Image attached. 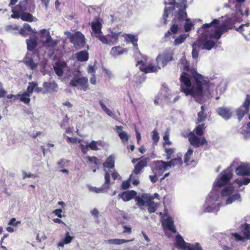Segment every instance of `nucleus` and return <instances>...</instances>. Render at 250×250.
Returning <instances> with one entry per match:
<instances>
[{"label": "nucleus", "mask_w": 250, "mask_h": 250, "mask_svg": "<svg viewBox=\"0 0 250 250\" xmlns=\"http://www.w3.org/2000/svg\"><path fill=\"white\" fill-rule=\"evenodd\" d=\"M232 170L231 167H229L221 173L220 177L217 178L214 183V187L220 188L224 186L221 191V196H229L225 201V205L231 204L235 201H241V197L240 194L236 193L231 195L234 189L233 185L229 183V181L232 178Z\"/></svg>", "instance_id": "nucleus-1"}, {"label": "nucleus", "mask_w": 250, "mask_h": 250, "mask_svg": "<svg viewBox=\"0 0 250 250\" xmlns=\"http://www.w3.org/2000/svg\"><path fill=\"white\" fill-rule=\"evenodd\" d=\"M213 187L214 189L208 195L204 205L205 212H216L219 210L221 205L223 204V199L220 198L219 192L215 189L216 187Z\"/></svg>", "instance_id": "nucleus-2"}, {"label": "nucleus", "mask_w": 250, "mask_h": 250, "mask_svg": "<svg viewBox=\"0 0 250 250\" xmlns=\"http://www.w3.org/2000/svg\"><path fill=\"white\" fill-rule=\"evenodd\" d=\"M206 128L205 124L198 125L194 129L196 135L193 132H190L188 134V141L190 144L194 147H199L207 144V141L205 137L199 138L204 134V131Z\"/></svg>", "instance_id": "nucleus-3"}, {"label": "nucleus", "mask_w": 250, "mask_h": 250, "mask_svg": "<svg viewBox=\"0 0 250 250\" xmlns=\"http://www.w3.org/2000/svg\"><path fill=\"white\" fill-rule=\"evenodd\" d=\"M154 197L146 193H142L137 196L135 200L136 204L141 209H144V206L146 205L148 208V211L149 213L155 212L159 205L157 203H155L153 200Z\"/></svg>", "instance_id": "nucleus-4"}, {"label": "nucleus", "mask_w": 250, "mask_h": 250, "mask_svg": "<svg viewBox=\"0 0 250 250\" xmlns=\"http://www.w3.org/2000/svg\"><path fill=\"white\" fill-rule=\"evenodd\" d=\"M34 0H22L18 4L12 8V14L11 17L13 19H19L21 17L20 13L29 10L30 12L34 11L35 6Z\"/></svg>", "instance_id": "nucleus-5"}, {"label": "nucleus", "mask_w": 250, "mask_h": 250, "mask_svg": "<svg viewBox=\"0 0 250 250\" xmlns=\"http://www.w3.org/2000/svg\"><path fill=\"white\" fill-rule=\"evenodd\" d=\"M68 33V38L70 42L73 44L76 49L79 50L84 47L85 44V37L81 32L77 31L74 34Z\"/></svg>", "instance_id": "nucleus-6"}, {"label": "nucleus", "mask_w": 250, "mask_h": 250, "mask_svg": "<svg viewBox=\"0 0 250 250\" xmlns=\"http://www.w3.org/2000/svg\"><path fill=\"white\" fill-rule=\"evenodd\" d=\"M102 20L99 18H97L94 21L91 23V26L92 30L91 35L99 40L101 42H105L106 40L105 36L102 35Z\"/></svg>", "instance_id": "nucleus-7"}, {"label": "nucleus", "mask_w": 250, "mask_h": 250, "mask_svg": "<svg viewBox=\"0 0 250 250\" xmlns=\"http://www.w3.org/2000/svg\"><path fill=\"white\" fill-rule=\"evenodd\" d=\"M240 229L243 236L237 233H232L231 235L234 240L237 242H244L245 240H250V224L246 223L241 225Z\"/></svg>", "instance_id": "nucleus-8"}, {"label": "nucleus", "mask_w": 250, "mask_h": 250, "mask_svg": "<svg viewBox=\"0 0 250 250\" xmlns=\"http://www.w3.org/2000/svg\"><path fill=\"white\" fill-rule=\"evenodd\" d=\"M203 85L195 84L190 88L182 87V92L186 95H191L195 98H201L203 93Z\"/></svg>", "instance_id": "nucleus-9"}, {"label": "nucleus", "mask_w": 250, "mask_h": 250, "mask_svg": "<svg viewBox=\"0 0 250 250\" xmlns=\"http://www.w3.org/2000/svg\"><path fill=\"white\" fill-rule=\"evenodd\" d=\"M250 108V95L247 94L242 105L236 110V115L239 121H241L244 116L248 113Z\"/></svg>", "instance_id": "nucleus-10"}, {"label": "nucleus", "mask_w": 250, "mask_h": 250, "mask_svg": "<svg viewBox=\"0 0 250 250\" xmlns=\"http://www.w3.org/2000/svg\"><path fill=\"white\" fill-rule=\"evenodd\" d=\"M173 53L172 51L166 50L157 57L156 61L158 63H161L163 66H165L173 60Z\"/></svg>", "instance_id": "nucleus-11"}, {"label": "nucleus", "mask_w": 250, "mask_h": 250, "mask_svg": "<svg viewBox=\"0 0 250 250\" xmlns=\"http://www.w3.org/2000/svg\"><path fill=\"white\" fill-rule=\"evenodd\" d=\"M41 35V38H43L44 36L46 37L45 41L43 42V44L48 47L54 48L58 44V41L56 40H52L49 31L45 29H42L40 31Z\"/></svg>", "instance_id": "nucleus-12"}, {"label": "nucleus", "mask_w": 250, "mask_h": 250, "mask_svg": "<svg viewBox=\"0 0 250 250\" xmlns=\"http://www.w3.org/2000/svg\"><path fill=\"white\" fill-rule=\"evenodd\" d=\"M70 84L74 87L79 85L81 88L85 91L88 87V79L85 77L75 76L70 82Z\"/></svg>", "instance_id": "nucleus-13"}, {"label": "nucleus", "mask_w": 250, "mask_h": 250, "mask_svg": "<svg viewBox=\"0 0 250 250\" xmlns=\"http://www.w3.org/2000/svg\"><path fill=\"white\" fill-rule=\"evenodd\" d=\"M190 73L194 79L195 84L205 85L206 86L209 85V81L205 80L204 77L200 74L197 73L195 68H192L190 70Z\"/></svg>", "instance_id": "nucleus-14"}, {"label": "nucleus", "mask_w": 250, "mask_h": 250, "mask_svg": "<svg viewBox=\"0 0 250 250\" xmlns=\"http://www.w3.org/2000/svg\"><path fill=\"white\" fill-rule=\"evenodd\" d=\"M170 168V166H168L167 162L162 161H157L155 162V166L152 169L153 171H155L158 176H161L166 170Z\"/></svg>", "instance_id": "nucleus-15"}, {"label": "nucleus", "mask_w": 250, "mask_h": 250, "mask_svg": "<svg viewBox=\"0 0 250 250\" xmlns=\"http://www.w3.org/2000/svg\"><path fill=\"white\" fill-rule=\"evenodd\" d=\"M142 157H140L138 159H133L132 160L133 163H135L137 162V164L135 166L134 169L132 173L135 174H139L141 173L142 170L147 165V160L146 158L141 159Z\"/></svg>", "instance_id": "nucleus-16"}, {"label": "nucleus", "mask_w": 250, "mask_h": 250, "mask_svg": "<svg viewBox=\"0 0 250 250\" xmlns=\"http://www.w3.org/2000/svg\"><path fill=\"white\" fill-rule=\"evenodd\" d=\"M215 44V42L212 40H206L205 42H202L200 40L194 42V46H197V48L210 50Z\"/></svg>", "instance_id": "nucleus-17"}, {"label": "nucleus", "mask_w": 250, "mask_h": 250, "mask_svg": "<svg viewBox=\"0 0 250 250\" xmlns=\"http://www.w3.org/2000/svg\"><path fill=\"white\" fill-rule=\"evenodd\" d=\"M121 34V32L118 33L112 32L110 34H108L107 36H105L106 41L102 42L110 45H113L118 42L119 37Z\"/></svg>", "instance_id": "nucleus-18"}, {"label": "nucleus", "mask_w": 250, "mask_h": 250, "mask_svg": "<svg viewBox=\"0 0 250 250\" xmlns=\"http://www.w3.org/2000/svg\"><path fill=\"white\" fill-rule=\"evenodd\" d=\"M236 173L237 175L249 176L250 175V165L242 164L236 168Z\"/></svg>", "instance_id": "nucleus-19"}, {"label": "nucleus", "mask_w": 250, "mask_h": 250, "mask_svg": "<svg viewBox=\"0 0 250 250\" xmlns=\"http://www.w3.org/2000/svg\"><path fill=\"white\" fill-rule=\"evenodd\" d=\"M138 64H140V70L145 73L155 72L157 70L156 66L150 64L146 65L143 61L138 62Z\"/></svg>", "instance_id": "nucleus-20"}, {"label": "nucleus", "mask_w": 250, "mask_h": 250, "mask_svg": "<svg viewBox=\"0 0 250 250\" xmlns=\"http://www.w3.org/2000/svg\"><path fill=\"white\" fill-rule=\"evenodd\" d=\"M162 225L165 228L169 229L173 233H176V229L174 226L173 221L171 217H166L164 218L162 221Z\"/></svg>", "instance_id": "nucleus-21"}, {"label": "nucleus", "mask_w": 250, "mask_h": 250, "mask_svg": "<svg viewBox=\"0 0 250 250\" xmlns=\"http://www.w3.org/2000/svg\"><path fill=\"white\" fill-rule=\"evenodd\" d=\"M216 112L220 116L226 120L229 119L232 115V112L230 109L227 107H220L217 109Z\"/></svg>", "instance_id": "nucleus-22"}, {"label": "nucleus", "mask_w": 250, "mask_h": 250, "mask_svg": "<svg viewBox=\"0 0 250 250\" xmlns=\"http://www.w3.org/2000/svg\"><path fill=\"white\" fill-rule=\"evenodd\" d=\"M137 192L135 190H132L123 192L119 194L118 196L124 201H128L134 198Z\"/></svg>", "instance_id": "nucleus-23"}, {"label": "nucleus", "mask_w": 250, "mask_h": 250, "mask_svg": "<svg viewBox=\"0 0 250 250\" xmlns=\"http://www.w3.org/2000/svg\"><path fill=\"white\" fill-rule=\"evenodd\" d=\"M180 82L181 83V91H182V87H184L185 85L188 88L190 87L191 85V82L190 79L188 77V74L186 72H182L180 78Z\"/></svg>", "instance_id": "nucleus-24"}, {"label": "nucleus", "mask_w": 250, "mask_h": 250, "mask_svg": "<svg viewBox=\"0 0 250 250\" xmlns=\"http://www.w3.org/2000/svg\"><path fill=\"white\" fill-rule=\"evenodd\" d=\"M27 49L28 51H33L38 45L37 38L36 37H30L26 40Z\"/></svg>", "instance_id": "nucleus-25"}, {"label": "nucleus", "mask_w": 250, "mask_h": 250, "mask_svg": "<svg viewBox=\"0 0 250 250\" xmlns=\"http://www.w3.org/2000/svg\"><path fill=\"white\" fill-rule=\"evenodd\" d=\"M66 63L64 62L56 63V66H54V70L58 76H62L63 74V68L66 67Z\"/></svg>", "instance_id": "nucleus-26"}, {"label": "nucleus", "mask_w": 250, "mask_h": 250, "mask_svg": "<svg viewBox=\"0 0 250 250\" xmlns=\"http://www.w3.org/2000/svg\"><path fill=\"white\" fill-rule=\"evenodd\" d=\"M77 60L81 62H86L89 59V54L86 50H83L76 54Z\"/></svg>", "instance_id": "nucleus-27"}, {"label": "nucleus", "mask_w": 250, "mask_h": 250, "mask_svg": "<svg viewBox=\"0 0 250 250\" xmlns=\"http://www.w3.org/2000/svg\"><path fill=\"white\" fill-rule=\"evenodd\" d=\"M117 132L123 143H127L129 140V136L125 131H121L123 129L122 126H116Z\"/></svg>", "instance_id": "nucleus-28"}, {"label": "nucleus", "mask_w": 250, "mask_h": 250, "mask_svg": "<svg viewBox=\"0 0 250 250\" xmlns=\"http://www.w3.org/2000/svg\"><path fill=\"white\" fill-rule=\"evenodd\" d=\"M54 145L53 144L48 143L46 146H41L44 156H49L52 154L54 150Z\"/></svg>", "instance_id": "nucleus-29"}, {"label": "nucleus", "mask_w": 250, "mask_h": 250, "mask_svg": "<svg viewBox=\"0 0 250 250\" xmlns=\"http://www.w3.org/2000/svg\"><path fill=\"white\" fill-rule=\"evenodd\" d=\"M132 241V240H126L123 239H112L104 240V243L105 244H110L113 245H121L125 243H127Z\"/></svg>", "instance_id": "nucleus-30"}, {"label": "nucleus", "mask_w": 250, "mask_h": 250, "mask_svg": "<svg viewBox=\"0 0 250 250\" xmlns=\"http://www.w3.org/2000/svg\"><path fill=\"white\" fill-rule=\"evenodd\" d=\"M43 87L46 89V90L48 92H54L56 91V89L58 87L57 84L55 83H49V82H44L43 83Z\"/></svg>", "instance_id": "nucleus-31"}, {"label": "nucleus", "mask_w": 250, "mask_h": 250, "mask_svg": "<svg viewBox=\"0 0 250 250\" xmlns=\"http://www.w3.org/2000/svg\"><path fill=\"white\" fill-rule=\"evenodd\" d=\"M125 50L122 47L117 46L113 47L110 51V54L113 56H119L125 52Z\"/></svg>", "instance_id": "nucleus-32"}, {"label": "nucleus", "mask_w": 250, "mask_h": 250, "mask_svg": "<svg viewBox=\"0 0 250 250\" xmlns=\"http://www.w3.org/2000/svg\"><path fill=\"white\" fill-rule=\"evenodd\" d=\"M103 143L101 141H92L90 143L87 144V146L89 149L97 151L100 149L98 146H102Z\"/></svg>", "instance_id": "nucleus-33"}, {"label": "nucleus", "mask_w": 250, "mask_h": 250, "mask_svg": "<svg viewBox=\"0 0 250 250\" xmlns=\"http://www.w3.org/2000/svg\"><path fill=\"white\" fill-rule=\"evenodd\" d=\"M207 118V114L205 113V107L202 105L201 111L198 113L197 123H201Z\"/></svg>", "instance_id": "nucleus-34"}, {"label": "nucleus", "mask_w": 250, "mask_h": 250, "mask_svg": "<svg viewBox=\"0 0 250 250\" xmlns=\"http://www.w3.org/2000/svg\"><path fill=\"white\" fill-rule=\"evenodd\" d=\"M235 183L238 185L239 187L243 185H247L250 183V178L243 177L240 179H237L235 180Z\"/></svg>", "instance_id": "nucleus-35"}, {"label": "nucleus", "mask_w": 250, "mask_h": 250, "mask_svg": "<svg viewBox=\"0 0 250 250\" xmlns=\"http://www.w3.org/2000/svg\"><path fill=\"white\" fill-rule=\"evenodd\" d=\"M187 8L186 4H184L183 7L182 8H180L178 13V18L180 20H184L185 18L187 19V13L186 11V9Z\"/></svg>", "instance_id": "nucleus-36"}, {"label": "nucleus", "mask_w": 250, "mask_h": 250, "mask_svg": "<svg viewBox=\"0 0 250 250\" xmlns=\"http://www.w3.org/2000/svg\"><path fill=\"white\" fill-rule=\"evenodd\" d=\"M21 18L25 21L32 22L34 21L33 16L29 13L22 12L21 14Z\"/></svg>", "instance_id": "nucleus-37"}, {"label": "nucleus", "mask_w": 250, "mask_h": 250, "mask_svg": "<svg viewBox=\"0 0 250 250\" xmlns=\"http://www.w3.org/2000/svg\"><path fill=\"white\" fill-rule=\"evenodd\" d=\"M176 242L177 245L182 249H185L188 245V243H186L183 238L180 235H178L176 237Z\"/></svg>", "instance_id": "nucleus-38"}, {"label": "nucleus", "mask_w": 250, "mask_h": 250, "mask_svg": "<svg viewBox=\"0 0 250 250\" xmlns=\"http://www.w3.org/2000/svg\"><path fill=\"white\" fill-rule=\"evenodd\" d=\"M167 163L168 165L170 166V167H172L180 166L182 163V160L181 157H176Z\"/></svg>", "instance_id": "nucleus-39"}, {"label": "nucleus", "mask_w": 250, "mask_h": 250, "mask_svg": "<svg viewBox=\"0 0 250 250\" xmlns=\"http://www.w3.org/2000/svg\"><path fill=\"white\" fill-rule=\"evenodd\" d=\"M30 95L28 92H23L20 96V100L24 104H28L30 102Z\"/></svg>", "instance_id": "nucleus-40"}, {"label": "nucleus", "mask_w": 250, "mask_h": 250, "mask_svg": "<svg viewBox=\"0 0 250 250\" xmlns=\"http://www.w3.org/2000/svg\"><path fill=\"white\" fill-rule=\"evenodd\" d=\"M186 250H202V248L198 243L195 244H188Z\"/></svg>", "instance_id": "nucleus-41"}, {"label": "nucleus", "mask_w": 250, "mask_h": 250, "mask_svg": "<svg viewBox=\"0 0 250 250\" xmlns=\"http://www.w3.org/2000/svg\"><path fill=\"white\" fill-rule=\"evenodd\" d=\"M114 160L112 157H108L103 165L105 167L112 168L114 167Z\"/></svg>", "instance_id": "nucleus-42"}, {"label": "nucleus", "mask_w": 250, "mask_h": 250, "mask_svg": "<svg viewBox=\"0 0 250 250\" xmlns=\"http://www.w3.org/2000/svg\"><path fill=\"white\" fill-rule=\"evenodd\" d=\"M25 63L32 70L36 69L38 66L37 64L34 62L32 58H28L26 60L25 62Z\"/></svg>", "instance_id": "nucleus-43"}, {"label": "nucleus", "mask_w": 250, "mask_h": 250, "mask_svg": "<svg viewBox=\"0 0 250 250\" xmlns=\"http://www.w3.org/2000/svg\"><path fill=\"white\" fill-rule=\"evenodd\" d=\"M188 36V34H181L177 38H176L174 40V44L175 45H179L182 43H183L187 37Z\"/></svg>", "instance_id": "nucleus-44"}, {"label": "nucleus", "mask_w": 250, "mask_h": 250, "mask_svg": "<svg viewBox=\"0 0 250 250\" xmlns=\"http://www.w3.org/2000/svg\"><path fill=\"white\" fill-rule=\"evenodd\" d=\"M186 22L184 24V29L185 32H188L190 31L194 26V24L190 21L189 19H186Z\"/></svg>", "instance_id": "nucleus-45"}, {"label": "nucleus", "mask_w": 250, "mask_h": 250, "mask_svg": "<svg viewBox=\"0 0 250 250\" xmlns=\"http://www.w3.org/2000/svg\"><path fill=\"white\" fill-rule=\"evenodd\" d=\"M100 105L102 109L109 116L113 117L114 114L113 113L112 111H111L109 109H108L102 101H100L99 102Z\"/></svg>", "instance_id": "nucleus-46"}, {"label": "nucleus", "mask_w": 250, "mask_h": 250, "mask_svg": "<svg viewBox=\"0 0 250 250\" xmlns=\"http://www.w3.org/2000/svg\"><path fill=\"white\" fill-rule=\"evenodd\" d=\"M138 175V174H135V173H132L129 177V180L130 182H132V184L135 186H137L139 184Z\"/></svg>", "instance_id": "nucleus-47"}, {"label": "nucleus", "mask_w": 250, "mask_h": 250, "mask_svg": "<svg viewBox=\"0 0 250 250\" xmlns=\"http://www.w3.org/2000/svg\"><path fill=\"white\" fill-rule=\"evenodd\" d=\"M184 163L187 166H190L191 167L194 166L195 165V161L193 159V157H184Z\"/></svg>", "instance_id": "nucleus-48"}, {"label": "nucleus", "mask_w": 250, "mask_h": 250, "mask_svg": "<svg viewBox=\"0 0 250 250\" xmlns=\"http://www.w3.org/2000/svg\"><path fill=\"white\" fill-rule=\"evenodd\" d=\"M37 83L34 82H31L29 83V85L28 86L27 88V90L25 92H28L29 95L33 93L34 89L36 88V86H37Z\"/></svg>", "instance_id": "nucleus-49"}, {"label": "nucleus", "mask_w": 250, "mask_h": 250, "mask_svg": "<svg viewBox=\"0 0 250 250\" xmlns=\"http://www.w3.org/2000/svg\"><path fill=\"white\" fill-rule=\"evenodd\" d=\"M5 30L7 32H12L13 31H19V26L16 24L14 25H7L5 26Z\"/></svg>", "instance_id": "nucleus-50"}, {"label": "nucleus", "mask_w": 250, "mask_h": 250, "mask_svg": "<svg viewBox=\"0 0 250 250\" xmlns=\"http://www.w3.org/2000/svg\"><path fill=\"white\" fill-rule=\"evenodd\" d=\"M90 192H95L97 193H101L104 192V188H97L95 187H92L91 186H87Z\"/></svg>", "instance_id": "nucleus-51"}, {"label": "nucleus", "mask_w": 250, "mask_h": 250, "mask_svg": "<svg viewBox=\"0 0 250 250\" xmlns=\"http://www.w3.org/2000/svg\"><path fill=\"white\" fill-rule=\"evenodd\" d=\"M128 39L134 45H137L138 38L133 34H127L126 35Z\"/></svg>", "instance_id": "nucleus-52"}, {"label": "nucleus", "mask_w": 250, "mask_h": 250, "mask_svg": "<svg viewBox=\"0 0 250 250\" xmlns=\"http://www.w3.org/2000/svg\"><path fill=\"white\" fill-rule=\"evenodd\" d=\"M181 63L183 65L184 70L190 73V70L191 68H190L189 62L187 60H185L181 62Z\"/></svg>", "instance_id": "nucleus-53"}, {"label": "nucleus", "mask_w": 250, "mask_h": 250, "mask_svg": "<svg viewBox=\"0 0 250 250\" xmlns=\"http://www.w3.org/2000/svg\"><path fill=\"white\" fill-rule=\"evenodd\" d=\"M219 23V21L217 19H214L213 20L212 22L209 23H206L203 24L202 26L203 29H206L207 28L210 27L211 26L214 25L215 24H218Z\"/></svg>", "instance_id": "nucleus-54"}, {"label": "nucleus", "mask_w": 250, "mask_h": 250, "mask_svg": "<svg viewBox=\"0 0 250 250\" xmlns=\"http://www.w3.org/2000/svg\"><path fill=\"white\" fill-rule=\"evenodd\" d=\"M73 239V237L70 235L69 232H67L65 233V237L63 239V241H64V243H65L66 244H68L71 242Z\"/></svg>", "instance_id": "nucleus-55"}, {"label": "nucleus", "mask_w": 250, "mask_h": 250, "mask_svg": "<svg viewBox=\"0 0 250 250\" xmlns=\"http://www.w3.org/2000/svg\"><path fill=\"white\" fill-rule=\"evenodd\" d=\"M152 140L154 143H156L159 140V136L156 130L154 129L152 131Z\"/></svg>", "instance_id": "nucleus-56"}, {"label": "nucleus", "mask_w": 250, "mask_h": 250, "mask_svg": "<svg viewBox=\"0 0 250 250\" xmlns=\"http://www.w3.org/2000/svg\"><path fill=\"white\" fill-rule=\"evenodd\" d=\"M222 35V32L219 30H217L214 32V33L211 35V37L216 40L219 39Z\"/></svg>", "instance_id": "nucleus-57"}, {"label": "nucleus", "mask_w": 250, "mask_h": 250, "mask_svg": "<svg viewBox=\"0 0 250 250\" xmlns=\"http://www.w3.org/2000/svg\"><path fill=\"white\" fill-rule=\"evenodd\" d=\"M197 46H194V44H193V49L192 50V57L194 59H197L198 57L199 52L196 49Z\"/></svg>", "instance_id": "nucleus-58"}, {"label": "nucleus", "mask_w": 250, "mask_h": 250, "mask_svg": "<svg viewBox=\"0 0 250 250\" xmlns=\"http://www.w3.org/2000/svg\"><path fill=\"white\" fill-rule=\"evenodd\" d=\"M80 148L83 154H85L87 153V151L89 150V148L87 146V144L84 146L83 144L80 145Z\"/></svg>", "instance_id": "nucleus-59"}, {"label": "nucleus", "mask_w": 250, "mask_h": 250, "mask_svg": "<svg viewBox=\"0 0 250 250\" xmlns=\"http://www.w3.org/2000/svg\"><path fill=\"white\" fill-rule=\"evenodd\" d=\"M104 179H105V183L103 186L105 187L106 186V185H108L109 184L110 181V174L108 172H105V175H104Z\"/></svg>", "instance_id": "nucleus-60"}, {"label": "nucleus", "mask_w": 250, "mask_h": 250, "mask_svg": "<svg viewBox=\"0 0 250 250\" xmlns=\"http://www.w3.org/2000/svg\"><path fill=\"white\" fill-rule=\"evenodd\" d=\"M153 172L154 173V175H150L149 176V177L150 181L152 183H155L158 180L157 176L158 175V174L155 171H153Z\"/></svg>", "instance_id": "nucleus-61"}, {"label": "nucleus", "mask_w": 250, "mask_h": 250, "mask_svg": "<svg viewBox=\"0 0 250 250\" xmlns=\"http://www.w3.org/2000/svg\"><path fill=\"white\" fill-rule=\"evenodd\" d=\"M7 94V91L2 88V84L0 82V98H4Z\"/></svg>", "instance_id": "nucleus-62"}, {"label": "nucleus", "mask_w": 250, "mask_h": 250, "mask_svg": "<svg viewBox=\"0 0 250 250\" xmlns=\"http://www.w3.org/2000/svg\"><path fill=\"white\" fill-rule=\"evenodd\" d=\"M163 139L165 141V144L168 145H171V142L169 140V135L167 132H166L163 137Z\"/></svg>", "instance_id": "nucleus-63"}, {"label": "nucleus", "mask_w": 250, "mask_h": 250, "mask_svg": "<svg viewBox=\"0 0 250 250\" xmlns=\"http://www.w3.org/2000/svg\"><path fill=\"white\" fill-rule=\"evenodd\" d=\"M170 30L173 34H176L178 30V25L176 24H172V26L170 27Z\"/></svg>", "instance_id": "nucleus-64"}]
</instances>
